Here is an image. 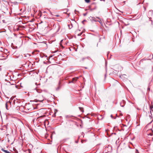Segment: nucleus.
<instances>
[{
    "label": "nucleus",
    "instance_id": "obj_29",
    "mask_svg": "<svg viewBox=\"0 0 153 153\" xmlns=\"http://www.w3.org/2000/svg\"><path fill=\"white\" fill-rule=\"evenodd\" d=\"M35 84L36 85H40V83H39L38 84H37V83H36Z\"/></svg>",
    "mask_w": 153,
    "mask_h": 153
},
{
    "label": "nucleus",
    "instance_id": "obj_21",
    "mask_svg": "<svg viewBox=\"0 0 153 153\" xmlns=\"http://www.w3.org/2000/svg\"><path fill=\"white\" fill-rule=\"evenodd\" d=\"M87 13H83V15L84 16H85L87 14Z\"/></svg>",
    "mask_w": 153,
    "mask_h": 153
},
{
    "label": "nucleus",
    "instance_id": "obj_17",
    "mask_svg": "<svg viewBox=\"0 0 153 153\" xmlns=\"http://www.w3.org/2000/svg\"><path fill=\"white\" fill-rule=\"evenodd\" d=\"M135 153H139V152L137 149H135Z\"/></svg>",
    "mask_w": 153,
    "mask_h": 153
},
{
    "label": "nucleus",
    "instance_id": "obj_1",
    "mask_svg": "<svg viewBox=\"0 0 153 153\" xmlns=\"http://www.w3.org/2000/svg\"><path fill=\"white\" fill-rule=\"evenodd\" d=\"M79 77H75L74 78H72V81H70L69 83H75L76 81L77 80V79H78Z\"/></svg>",
    "mask_w": 153,
    "mask_h": 153
},
{
    "label": "nucleus",
    "instance_id": "obj_9",
    "mask_svg": "<svg viewBox=\"0 0 153 153\" xmlns=\"http://www.w3.org/2000/svg\"><path fill=\"white\" fill-rule=\"evenodd\" d=\"M68 26L69 27V28L70 29H71L72 27V25L71 24V25H68Z\"/></svg>",
    "mask_w": 153,
    "mask_h": 153
},
{
    "label": "nucleus",
    "instance_id": "obj_40",
    "mask_svg": "<svg viewBox=\"0 0 153 153\" xmlns=\"http://www.w3.org/2000/svg\"><path fill=\"white\" fill-rule=\"evenodd\" d=\"M65 10H67V12L68 11V9H66Z\"/></svg>",
    "mask_w": 153,
    "mask_h": 153
},
{
    "label": "nucleus",
    "instance_id": "obj_19",
    "mask_svg": "<svg viewBox=\"0 0 153 153\" xmlns=\"http://www.w3.org/2000/svg\"><path fill=\"white\" fill-rule=\"evenodd\" d=\"M111 117L112 118H113V119H115L116 118V117H115L114 118V117H113V116H112V114L111 115Z\"/></svg>",
    "mask_w": 153,
    "mask_h": 153
},
{
    "label": "nucleus",
    "instance_id": "obj_5",
    "mask_svg": "<svg viewBox=\"0 0 153 153\" xmlns=\"http://www.w3.org/2000/svg\"><path fill=\"white\" fill-rule=\"evenodd\" d=\"M126 76V74H121V75H120L119 76V77H121V76H122L123 77H124L125 78H126V77H125V76Z\"/></svg>",
    "mask_w": 153,
    "mask_h": 153
},
{
    "label": "nucleus",
    "instance_id": "obj_36",
    "mask_svg": "<svg viewBox=\"0 0 153 153\" xmlns=\"http://www.w3.org/2000/svg\"><path fill=\"white\" fill-rule=\"evenodd\" d=\"M96 18L99 19H100V18L99 17H96Z\"/></svg>",
    "mask_w": 153,
    "mask_h": 153
},
{
    "label": "nucleus",
    "instance_id": "obj_39",
    "mask_svg": "<svg viewBox=\"0 0 153 153\" xmlns=\"http://www.w3.org/2000/svg\"><path fill=\"white\" fill-rule=\"evenodd\" d=\"M43 101V100H42L39 101L40 102H42Z\"/></svg>",
    "mask_w": 153,
    "mask_h": 153
},
{
    "label": "nucleus",
    "instance_id": "obj_44",
    "mask_svg": "<svg viewBox=\"0 0 153 153\" xmlns=\"http://www.w3.org/2000/svg\"><path fill=\"white\" fill-rule=\"evenodd\" d=\"M122 114H120V116H122Z\"/></svg>",
    "mask_w": 153,
    "mask_h": 153
},
{
    "label": "nucleus",
    "instance_id": "obj_47",
    "mask_svg": "<svg viewBox=\"0 0 153 153\" xmlns=\"http://www.w3.org/2000/svg\"><path fill=\"white\" fill-rule=\"evenodd\" d=\"M37 100H36V102H37L38 101H37ZM37 101H39V100H38Z\"/></svg>",
    "mask_w": 153,
    "mask_h": 153
},
{
    "label": "nucleus",
    "instance_id": "obj_37",
    "mask_svg": "<svg viewBox=\"0 0 153 153\" xmlns=\"http://www.w3.org/2000/svg\"><path fill=\"white\" fill-rule=\"evenodd\" d=\"M55 16H56V17H58L59 16V15H55Z\"/></svg>",
    "mask_w": 153,
    "mask_h": 153
},
{
    "label": "nucleus",
    "instance_id": "obj_28",
    "mask_svg": "<svg viewBox=\"0 0 153 153\" xmlns=\"http://www.w3.org/2000/svg\"><path fill=\"white\" fill-rule=\"evenodd\" d=\"M2 22H3V23H6V22H5V20H2Z\"/></svg>",
    "mask_w": 153,
    "mask_h": 153
},
{
    "label": "nucleus",
    "instance_id": "obj_11",
    "mask_svg": "<svg viewBox=\"0 0 153 153\" xmlns=\"http://www.w3.org/2000/svg\"><path fill=\"white\" fill-rule=\"evenodd\" d=\"M92 19H93V20L95 22H97V21H98V22H99L100 23V22L99 21H96L95 20V18H94V17H92Z\"/></svg>",
    "mask_w": 153,
    "mask_h": 153
},
{
    "label": "nucleus",
    "instance_id": "obj_52",
    "mask_svg": "<svg viewBox=\"0 0 153 153\" xmlns=\"http://www.w3.org/2000/svg\"><path fill=\"white\" fill-rule=\"evenodd\" d=\"M101 39V38H100V40Z\"/></svg>",
    "mask_w": 153,
    "mask_h": 153
},
{
    "label": "nucleus",
    "instance_id": "obj_16",
    "mask_svg": "<svg viewBox=\"0 0 153 153\" xmlns=\"http://www.w3.org/2000/svg\"><path fill=\"white\" fill-rule=\"evenodd\" d=\"M90 0H85V2H87V3H89V2H90Z\"/></svg>",
    "mask_w": 153,
    "mask_h": 153
},
{
    "label": "nucleus",
    "instance_id": "obj_6",
    "mask_svg": "<svg viewBox=\"0 0 153 153\" xmlns=\"http://www.w3.org/2000/svg\"><path fill=\"white\" fill-rule=\"evenodd\" d=\"M79 108L80 110L81 111H82V112H84L83 109L82 108H81V107H79Z\"/></svg>",
    "mask_w": 153,
    "mask_h": 153
},
{
    "label": "nucleus",
    "instance_id": "obj_48",
    "mask_svg": "<svg viewBox=\"0 0 153 153\" xmlns=\"http://www.w3.org/2000/svg\"><path fill=\"white\" fill-rule=\"evenodd\" d=\"M50 12V13H51V14H52L51 12Z\"/></svg>",
    "mask_w": 153,
    "mask_h": 153
},
{
    "label": "nucleus",
    "instance_id": "obj_26",
    "mask_svg": "<svg viewBox=\"0 0 153 153\" xmlns=\"http://www.w3.org/2000/svg\"><path fill=\"white\" fill-rule=\"evenodd\" d=\"M6 153H11L10 152L7 150V151L6 152Z\"/></svg>",
    "mask_w": 153,
    "mask_h": 153
},
{
    "label": "nucleus",
    "instance_id": "obj_4",
    "mask_svg": "<svg viewBox=\"0 0 153 153\" xmlns=\"http://www.w3.org/2000/svg\"><path fill=\"white\" fill-rule=\"evenodd\" d=\"M35 89L36 90V91L37 92L39 93H40L42 92V91L41 90H40L38 89H37L36 88H35Z\"/></svg>",
    "mask_w": 153,
    "mask_h": 153
},
{
    "label": "nucleus",
    "instance_id": "obj_46",
    "mask_svg": "<svg viewBox=\"0 0 153 153\" xmlns=\"http://www.w3.org/2000/svg\"><path fill=\"white\" fill-rule=\"evenodd\" d=\"M103 39H105V36H103Z\"/></svg>",
    "mask_w": 153,
    "mask_h": 153
},
{
    "label": "nucleus",
    "instance_id": "obj_31",
    "mask_svg": "<svg viewBox=\"0 0 153 153\" xmlns=\"http://www.w3.org/2000/svg\"><path fill=\"white\" fill-rule=\"evenodd\" d=\"M7 102H7H9V103H10V104H11V102L10 101H8V102Z\"/></svg>",
    "mask_w": 153,
    "mask_h": 153
},
{
    "label": "nucleus",
    "instance_id": "obj_10",
    "mask_svg": "<svg viewBox=\"0 0 153 153\" xmlns=\"http://www.w3.org/2000/svg\"><path fill=\"white\" fill-rule=\"evenodd\" d=\"M6 84L9 85V84H10V85H15V84H11L10 82H7V83Z\"/></svg>",
    "mask_w": 153,
    "mask_h": 153
},
{
    "label": "nucleus",
    "instance_id": "obj_45",
    "mask_svg": "<svg viewBox=\"0 0 153 153\" xmlns=\"http://www.w3.org/2000/svg\"><path fill=\"white\" fill-rule=\"evenodd\" d=\"M150 134V135H151V136H152L153 135V134Z\"/></svg>",
    "mask_w": 153,
    "mask_h": 153
},
{
    "label": "nucleus",
    "instance_id": "obj_7",
    "mask_svg": "<svg viewBox=\"0 0 153 153\" xmlns=\"http://www.w3.org/2000/svg\"><path fill=\"white\" fill-rule=\"evenodd\" d=\"M149 114V117H150V119H152V113H151V114Z\"/></svg>",
    "mask_w": 153,
    "mask_h": 153
},
{
    "label": "nucleus",
    "instance_id": "obj_49",
    "mask_svg": "<svg viewBox=\"0 0 153 153\" xmlns=\"http://www.w3.org/2000/svg\"><path fill=\"white\" fill-rule=\"evenodd\" d=\"M148 90H149V88H148Z\"/></svg>",
    "mask_w": 153,
    "mask_h": 153
},
{
    "label": "nucleus",
    "instance_id": "obj_51",
    "mask_svg": "<svg viewBox=\"0 0 153 153\" xmlns=\"http://www.w3.org/2000/svg\"><path fill=\"white\" fill-rule=\"evenodd\" d=\"M46 57H47V56H45Z\"/></svg>",
    "mask_w": 153,
    "mask_h": 153
},
{
    "label": "nucleus",
    "instance_id": "obj_54",
    "mask_svg": "<svg viewBox=\"0 0 153 153\" xmlns=\"http://www.w3.org/2000/svg\"><path fill=\"white\" fill-rule=\"evenodd\" d=\"M98 45V44H97V46Z\"/></svg>",
    "mask_w": 153,
    "mask_h": 153
},
{
    "label": "nucleus",
    "instance_id": "obj_18",
    "mask_svg": "<svg viewBox=\"0 0 153 153\" xmlns=\"http://www.w3.org/2000/svg\"><path fill=\"white\" fill-rule=\"evenodd\" d=\"M153 105H152L150 106V109H153Z\"/></svg>",
    "mask_w": 153,
    "mask_h": 153
},
{
    "label": "nucleus",
    "instance_id": "obj_15",
    "mask_svg": "<svg viewBox=\"0 0 153 153\" xmlns=\"http://www.w3.org/2000/svg\"><path fill=\"white\" fill-rule=\"evenodd\" d=\"M82 32H81V33H79L78 34L77 36H81V35L82 34Z\"/></svg>",
    "mask_w": 153,
    "mask_h": 153
},
{
    "label": "nucleus",
    "instance_id": "obj_25",
    "mask_svg": "<svg viewBox=\"0 0 153 153\" xmlns=\"http://www.w3.org/2000/svg\"><path fill=\"white\" fill-rule=\"evenodd\" d=\"M13 103H14V104H15V103L16 102V100H13Z\"/></svg>",
    "mask_w": 153,
    "mask_h": 153
},
{
    "label": "nucleus",
    "instance_id": "obj_3",
    "mask_svg": "<svg viewBox=\"0 0 153 153\" xmlns=\"http://www.w3.org/2000/svg\"><path fill=\"white\" fill-rule=\"evenodd\" d=\"M61 87V86L60 85V81H59L58 83V87L56 88V91H58L60 89Z\"/></svg>",
    "mask_w": 153,
    "mask_h": 153
},
{
    "label": "nucleus",
    "instance_id": "obj_13",
    "mask_svg": "<svg viewBox=\"0 0 153 153\" xmlns=\"http://www.w3.org/2000/svg\"><path fill=\"white\" fill-rule=\"evenodd\" d=\"M1 150L4 152L5 153H6V152L7 151V150H4L3 149H1Z\"/></svg>",
    "mask_w": 153,
    "mask_h": 153
},
{
    "label": "nucleus",
    "instance_id": "obj_23",
    "mask_svg": "<svg viewBox=\"0 0 153 153\" xmlns=\"http://www.w3.org/2000/svg\"><path fill=\"white\" fill-rule=\"evenodd\" d=\"M16 103H20V102H19L17 100H17H16Z\"/></svg>",
    "mask_w": 153,
    "mask_h": 153
},
{
    "label": "nucleus",
    "instance_id": "obj_33",
    "mask_svg": "<svg viewBox=\"0 0 153 153\" xmlns=\"http://www.w3.org/2000/svg\"><path fill=\"white\" fill-rule=\"evenodd\" d=\"M21 27H22V28H25V26H22Z\"/></svg>",
    "mask_w": 153,
    "mask_h": 153
},
{
    "label": "nucleus",
    "instance_id": "obj_27",
    "mask_svg": "<svg viewBox=\"0 0 153 153\" xmlns=\"http://www.w3.org/2000/svg\"><path fill=\"white\" fill-rule=\"evenodd\" d=\"M77 10H74V12H75V13L76 14L77 13H76V12H77Z\"/></svg>",
    "mask_w": 153,
    "mask_h": 153
},
{
    "label": "nucleus",
    "instance_id": "obj_22",
    "mask_svg": "<svg viewBox=\"0 0 153 153\" xmlns=\"http://www.w3.org/2000/svg\"><path fill=\"white\" fill-rule=\"evenodd\" d=\"M85 21H86V20H85V19L83 21H82V23H83L84 22H85Z\"/></svg>",
    "mask_w": 153,
    "mask_h": 153
},
{
    "label": "nucleus",
    "instance_id": "obj_2",
    "mask_svg": "<svg viewBox=\"0 0 153 153\" xmlns=\"http://www.w3.org/2000/svg\"><path fill=\"white\" fill-rule=\"evenodd\" d=\"M125 104V101L123 100L121 102H120V106L122 107H123Z\"/></svg>",
    "mask_w": 153,
    "mask_h": 153
},
{
    "label": "nucleus",
    "instance_id": "obj_14",
    "mask_svg": "<svg viewBox=\"0 0 153 153\" xmlns=\"http://www.w3.org/2000/svg\"><path fill=\"white\" fill-rule=\"evenodd\" d=\"M52 56H51V55L50 56H49V58H47V60H48V61H49V59H50V58L51 57H52Z\"/></svg>",
    "mask_w": 153,
    "mask_h": 153
},
{
    "label": "nucleus",
    "instance_id": "obj_38",
    "mask_svg": "<svg viewBox=\"0 0 153 153\" xmlns=\"http://www.w3.org/2000/svg\"><path fill=\"white\" fill-rule=\"evenodd\" d=\"M40 56L42 58H43V56H42L41 55H40Z\"/></svg>",
    "mask_w": 153,
    "mask_h": 153
},
{
    "label": "nucleus",
    "instance_id": "obj_53",
    "mask_svg": "<svg viewBox=\"0 0 153 153\" xmlns=\"http://www.w3.org/2000/svg\"><path fill=\"white\" fill-rule=\"evenodd\" d=\"M79 138V137H78V138Z\"/></svg>",
    "mask_w": 153,
    "mask_h": 153
},
{
    "label": "nucleus",
    "instance_id": "obj_34",
    "mask_svg": "<svg viewBox=\"0 0 153 153\" xmlns=\"http://www.w3.org/2000/svg\"><path fill=\"white\" fill-rule=\"evenodd\" d=\"M62 41H63V40H62L60 41V44L62 42Z\"/></svg>",
    "mask_w": 153,
    "mask_h": 153
},
{
    "label": "nucleus",
    "instance_id": "obj_43",
    "mask_svg": "<svg viewBox=\"0 0 153 153\" xmlns=\"http://www.w3.org/2000/svg\"><path fill=\"white\" fill-rule=\"evenodd\" d=\"M13 99H12V98H11L10 99V100H12Z\"/></svg>",
    "mask_w": 153,
    "mask_h": 153
},
{
    "label": "nucleus",
    "instance_id": "obj_24",
    "mask_svg": "<svg viewBox=\"0 0 153 153\" xmlns=\"http://www.w3.org/2000/svg\"><path fill=\"white\" fill-rule=\"evenodd\" d=\"M15 87H16V88H19V86H18V85H15Z\"/></svg>",
    "mask_w": 153,
    "mask_h": 153
},
{
    "label": "nucleus",
    "instance_id": "obj_20",
    "mask_svg": "<svg viewBox=\"0 0 153 153\" xmlns=\"http://www.w3.org/2000/svg\"><path fill=\"white\" fill-rule=\"evenodd\" d=\"M57 112V110L56 109H55V112H54V114H55Z\"/></svg>",
    "mask_w": 153,
    "mask_h": 153
},
{
    "label": "nucleus",
    "instance_id": "obj_8",
    "mask_svg": "<svg viewBox=\"0 0 153 153\" xmlns=\"http://www.w3.org/2000/svg\"><path fill=\"white\" fill-rule=\"evenodd\" d=\"M150 112H148V114H151V113H153V109H150Z\"/></svg>",
    "mask_w": 153,
    "mask_h": 153
},
{
    "label": "nucleus",
    "instance_id": "obj_50",
    "mask_svg": "<svg viewBox=\"0 0 153 153\" xmlns=\"http://www.w3.org/2000/svg\"><path fill=\"white\" fill-rule=\"evenodd\" d=\"M61 46H62L63 48V45H61Z\"/></svg>",
    "mask_w": 153,
    "mask_h": 153
},
{
    "label": "nucleus",
    "instance_id": "obj_55",
    "mask_svg": "<svg viewBox=\"0 0 153 153\" xmlns=\"http://www.w3.org/2000/svg\"><path fill=\"white\" fill-rule=\"evenodd\" d=\"M152 139H153V137L152 138Z\"/></svg>",
    "mask_w": 153,
    "mask_h": 153
},
{
    "label": "nucleus",
    "instance_id": "obj_32",
    "mask_svg": "<svg viewBox=\"0 0 153 153\" xmlns=\"http://www.w3.org/2000/svg\"><path fill=\"white\" fill-rule=\"evenodd\" d=\"M85 58H83L82 59V61H84V59H85Z\"/></svg>",
    "mask_w": 153,
    "mask_h": 153
},
{
    "label": "nucleus",
    "instance_id": "obj_30",
    "mask_svg": "<svg viewBox=\"0 0 153 153\" xmlns=\"http://www.w3.org/2000/svg\"><path fill=\"white\" fill-rule=\"evenodd\" d=\"M78 142V140H77V141H75V143H77Z\"/></svg>",
    "mask_w": 153,
    "mask_h": 153
},
{
    "label": "nucleus",
    "instance_id": "obj_41",
    "mask_svg": "<svg viewBox=\"0 0 153 153\" xmlns=\"http://www.w3.org/2000/svg\"><path fill=\"white\" fill-rule=\"evenodd\" d=\"M76 13H79V11H77V12H76Z\"/></svg>",
    "mask_w": 153,
    "mask_h": 153
},
{
    "label": "nucleus",
    "instance_id": "obj_35",
    "mask_svg": "<svg viewBox=\"0 0 153 153\" xmlns=\"http://www.w3.org/2000/svg\"><path fill=\"white\" fill-rule=\"evenodd\" d=\"M153 121V119L151 121V122L149 123H152V122Z\"/></svg>",
    "mask_w": 153,
    "mask_h": 153
},
{
    "label": "nucleus",
    "instance_id": "obj_12",
    "mask_svg": "<svg viewBox=\"0 0 153 153\" xmlns=\"http://www.w3.org/2000/svg\"><path fill=\"white\" fill-rule=\"evenodd\" d=\"M5 106H6V109L7 110H8V106H7V102L5 103Z\"/></svg>",
    "mask_w": 153,
    "mask_h": 153
},
{
    "label": "nucleus",
    "instance_id": "obj_42",
    "mask_svg": "<svg viewBox=\"0 0 153 153\" xmlns=\"http://www.w3.org/2000/svg\"><path fill=\"white\" fill-rule=\"evenodd\" d=\"M144 10H146V8L145 7H144Z\"/></svg>",
    "mask_w": 153,
    "mask_h": 153
}]
</instances>
